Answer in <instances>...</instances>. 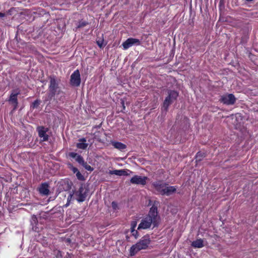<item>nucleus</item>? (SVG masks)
<instances>
[{
	"mask_svg": "<svg viewBox=\"0 0 258 258\" xmlns=\"http://www.w3.org/2000/svg\"><path fill=\"white\" fill-rule=\"evenodd\" d=\"M159 221H155L153 220L150 217L146 216L145 218L142 220L141 223L138 226V230L146 229L149 228L152 224H153L154 227H157L159 225Z\"/></svg>",
	"mask_w": 258,
	"mask_h": 258,
	"instance_id": "4",
	"label": "nucleus"
},
{
	"mask_svg": "<svg viewBox=\"0 0 258 258\" xmlns=\"http://www.w3.org/2000/svg\"><path fill=\"white\" fill-rule=\"evenodd\" d=\"M225 1L220 0L219 3V9L221 10L222 9H224L225 7Z\"/></svg>",
	"mask_w": 258,
	"mask_h": 258,
	"instance_id": "37",
	"label": "nucleus"
},
{
	"mask_svg": "<svg viewBox=\"0 0 258 258\" xmlns=\"http://www.w3.org/2000/svg\"><path fill=\"white\" fill-rule=\"evenodd\" d=\"M131 233H132V235L136 239L138 238L139 237V233L138 231V230H131Z\"/></svg>",
	"mask_w": 258,
	"mask_h": 258,
	"instance_id": "29",
	"label": "nucleus"
},
{
	"mask_svg": "<svg viewBox=\"0 0 258 258\" xmlns=\"http://www.w3.org/2000/svg\"><path fill=\"white\" fill-rule=\"evenodd\" d=\"M99 142H101V140H98Z\"/></svg>",
	"mask_w": 258,
	"mask_h": 258,
	"instance_id": "48",
	"label": "nucleus"
},
{
	"mask_svg": "<svg viewBox=\"0 0 258 258\" xmlns=\"http://www.w3.org/2000/svg\"><path fill=\"white\" fill-rule=\"evenodd\" d=\"M129 232V230H126L124 232V233L126 235L125 236V238H126V240L127 241V242H130V236L128 235V233Z\"/></svg>",
	"mask_w": 258,
	"mask_h": 258,
	"instance_id": "39",
	"label": "nucleus"
},
{
	"mask_svg": "<svg viewBox=\"0 0 258 258\" xmlns=\"http://www.w3.org/2000/svg\"><path fill=\"white\" fill-rule=\"evenodd\" d=\"M49 187V186L48 183L44 182L41 183L38 188L40 194L44 196H48L50 193Z\"/></svg>",
	"mask_w": 258,
	"mask_h": 258,
	"instance_id": "13",
	"label": "nucleus"
},
{
	"mask_svg": "<svg viewBox=\"0 0 258 258\" xmlns=\"http://www.w3.org/2000/svg\"><path fill=\"white\" fill-rule=\"evenodd\" d=\"M152 185L155 190L162 195V192L164 190V188L165 187L167 183L162 181H157L152 183Z\"/></svg>",
	"mask_w": 258,
	"mask_h": 258,
	"instance_id": "15",
	"label": "nucleus"
},
{
	"mask_svg": "<svg viewBox=\"0 0 258 258\" xmlns=\"http://www.w3.org/2000/svg\"><path fill=\"white\" fill-rule=\"evenodd\" d=\"M69 168L74 173H76L77 172H78L79 170L77 168L74 167L73 164L71 163L68 164Z\"/></svg>",
	"mask_w": 258,
	"mask_h": 258,
	"instance_id": "33",
	"label": "nucleus"
},
{
	"mask_svg": "<svg viewBox=\"0 0 258 258\" xmlns=\"http://www.w3.org/2000/svg\"><path fill=\"white\" fill-rule=\"evenodd\" d=\"M49 79L50 80V84L48 87V91L55 95L59 94L62 92L59 86V82L56 80V77L53 75L50 76Z\"/></svg>",
	"mask_w": 258,
	"mask_h": 258,
	"instance_id": "3",
	"label": "nucleus"
},
{
	"mask_svg": "<svg viewBox=\"0 0 258 258\" xmlns=\"http://www.w3.org/2000/svg\"><path fill=\"white\" fill-rule=\"evenodd\" d=\"M73 185V183L69 179L61 180L58 183L57 191L59 192L63 191H69Z\"/></svg>",
	"mask_w": 258,
	"mask_h": 258,
	"instance_id": "7",
	"label": "nucleus"
},
{
	"mask_svg": "<svg viewBox=\"0 0 258 258\" xmlns=\"http://www.w3.org/2000/svg\"><path fill=\"white\" fill-rule=\"evenodd\" d=\"M79 141L80 142V143H85L86 142V139L85 138H83L80 139L79 140Z\"/></svg>",
	"mask_w": 258,
	"mask_h": 258,
	"instance_id": "41",
	"label": "nucleus"
},
{
	"mask_svg": "<svg viewBox=\"0 0 258 258\" xmlns=\"http://www.w3.org/2000/svg\"><path fill=\"white\" fill-rule=\"evenodd\" d=\"M81 84V77L80 72L76 70L71 76L70 84L74 87H78Z\"/></svg>",
	"mask_w": 258,
	"mask_h": 258,
	"instance_id": "9",
	"label": "nucleus"
},
{
	"mask_svg": "<svg viewBox=\"0 0 258 258\" xmlns=\"http://www.w3.org/2000/svg\"><path fill=\"white\" fill-rule=\"evenodd\" d=\"M15 12H17L16 8L13 7V8H11L10 10H9L7 12V14L9 15H12L14 14V13H15Z\"/></svg>",
	"mask_w": 258,
	"mask_h": 258,
	"instance_id": "34",
	"label": "nucleus"
},
{
	"mask_svg": "<svg viewBox=\"0 0 258 258\" xmlns=\"http://www.w3.org/2000/svg\"><path fill=\"white\" fill-rule=\"evenodd\" d=\"M88 144L86 143H79L77 144V147L81 149H86L88 147Z\"/></svg>",
	"mask_w": 258,
	"mask_h": 258,
	"instance_id": "28",
	"label": "nucleus"
},
{
	"mask_svg": "<svg viewBox=\"0 0 258 258\" xmlns=\"http://www.w3.org/2000/svg\"><path fill=\"white\" fill-rule=\"evenodd\" d=\"M70 157L75 158V160L80 164L84 160L83 157L75 152H70L69 154Z\"/></svg>",
	"mask_w": 258,
	"mask_h": 258,
	"instance_id": "19",
	"label": "nucleus"
},
{
	"mask_svg": "<svg viewBox=\"0 0 258 258\" xmlns=\"http://www.w3.org/2000/svg\"><path fill=\"white\" fill-rule=\"evenodd\" d=\"M5 16V13H1L0 12V17H3Z\"/></svg>",
	"mask_w": 258,
	"mask_h": 258,
	"instance_id": "45",
	"label": "nucleus"
},
{
	"mask_svg": "<svg viewBox=\"0 0 258 258\" xmlns=\"http://www.w3.org/2000/svg\"><path fill=\"white\" fill-rule=\"evenodd\" d=\"M206 156V154L201 151H199L196 155L195 159L196 163L201 162Z\"/></svg>",
	"mask_w": 258,
	"mask_h": 258,
	"instance_id": "22",
	"label": "nucleus"
},
{
	"mask_svg": "<svg viewBox=\"0 0 258 258\" xmlns=\"http://www.w3.org/2000/svg\"><path fill=\"white\" fill-rule=\"evenodd\" d=\"M89 24L88 22L85 21H83L82 20L81 21H80L78 22V24L77 25V27H76V29H80L83 27H85L86 26L88 25Z\"/></svg>",
	"mask_w": 258,
	"mask_h": 258,
	"instance_id": "26",
	"label": "nucleus"
},
{
	"mask_svg": "<svg viewBox=\"0 0 258 258\" xmlns=\"http://www.w3.org/2000/svg\"><path fill=\"white\" fill-rule=\"evenodd\" d=\"M103 42H104V40L103 39H100L98 40H96V43H97L98 46L100 48H102L103 47H104L105 45V44H104Z\"/></svg>",
	"mask_w": 258,
	"mask_h": 258,
	"instance_id": "32",
	"label": "nucleus"
},
{
	"mask_svg": "<svg viewBox=\"0 0 258 258\" xmlns=\"http://www.w3.org/2000/svg\"><path fill=\"white\" fill-rule=\"evenodd\" d=\"M70 203V202H68V201H67V203L64 205V206H65L66 207H68V206L69 205Z\"/></svg>",
	"mask_w": 258,
	"mask_h": 258,
	"instance_id": "46",
	"label": "nucleus"
},
{
	"mask_svg": "<svg viewBox=\"0 0 258 258\" xmlns=\"http://www.w3.org/2000/svg\"><path fill=\"white\" fill-rule=\"evenodd\" d=\"M66 242L69 243H70L71 242V239L70 238H67L66 240Z\"/></svg>",
	"mask_w": 258,
	"mask_h": 258,
	"instance_id": "44",
	"label": "nucleus"
},
{
	"mask_svg": "<svg viewBox=\"0 0 258 258\" xmlns=\"http://www.w3.org/2000/svg\"><path fill=\"white\" fill-rule=\"evenodd\" d=\"M83 166L87 170L92 172L94 170V168L88 165L86 162L84 160L82 163L80 164Z\"/></svg>",
	"mask_w": 258,
	"mask_h": 258,
	"instance_id": "24",
	"label": "nucleus"
},
{
	"mask_svg": "<svg viewBox=\"0 0 258 258\" xmlns=\"http://www.w3.org/2000/svg\"><path fill=\"white\" fill-rule=\"evenodd\" d=\"M147 216L150 217L155 221H159L158 219H160V217L158 216L157 207L153 205L150 208Z\"/></svg>",
	"mask_w": 258,
	"mask_h": 258,
	"instance_id": "14",
	"label": "nucleus"
},
{
	"mask_svg": "<svg viewBox=\"0 0 258 258\" xmlns=\"http://www.w3.org/2000/svg\"><path fill=\"white\" fill-rule=\"evenodd\" d=\"M148 177L146 176H141L136 175L130 179V182L132 184H140L145 185L147 183Z\"/></svg>",
	"mask_w": 258,
	"mask_h": 258,
	"instance_id": "10",
	"label": "nucleus"
},
{
	"mask_svg": "<svg viewBox=\"0 0 258 258\" xmlns=\"http://www.w3.org/2000/svg\"><path fill=\"white\" fill-rule=\"evenodd\" d=\"M73 256V254L67 252V255L64 258H72Z\"/></svg>",
	"mask_w": 258,
	"mask_h": 258,
	"instance_id": "40",
	"label": "nucleus"
},
{
	"mask_svg": "<svg viewBox=\"0 0 258 258\" xmlns=\"http://www.w3.org/2000/svg\"><path fill=\"white\" fill-rule=\"evenodd\" d=\"M40 102L41 101L40 100L36 99L32 103V104L30 105V108H32L33 109L37 108L40 104Z\"/></svg>",
	"mask_w": 258,
	"mask_h": 258,
	"instance_id": "27",
	"label": "nucleus"
},
{
	"mask_svg": "<svg viewBox=\"0 0 258 258\" xmlns=\"http://www.w3.org/2000/svg\"><path fill=\"white\" fill-rule=\"evenodd\" d=\"M133 172L128 169H121L110 170L109 173L111 175H116L118 176H129Z\"/></svg>",
	"mask_w": 258,
	"mask_h": 258,
	"instance_id": "16",
	"label": "nucleus"
},
{
	"mask_svg": "<svg viewBox=\"0 0 258 258\" xmlns=\"http://www.w3.org/2000/svg\"><path fill=\"white\" fill-rule=\"evenodd\" d=\"M76 176L79 180L84 181L85 180L84 176L81 173V172L79 171L76 173Z\"/></svg>",
	"mask_w": 258,
	"mask_h": 258,
	"instance_id": "31",
	"label": "nucleus"
},
{
	"mask_svg": "<svg viewBox=\"0 0 258 258\" xmlns=\"http://www.w3.org/2000/svg\"><path fill=\"white\" fill-rule=\"evenodd\" d=\"M53 254L57 257H62L61 251L59 250L54 249L53 250Z\"/></svg>",
	"mask_w": 258,
	"mask_h": 258,
	"instance_id": "30",
	"label": "nucleus"
},
{
	"mask_svg": "<svg viewBox=\"0 0 258 258\" xmlns=\"http://www.w3.org/2000/svg\"><path fill=\"white\" fill-rule=\"evenodd\" d=\"M137 222L136 221H133L131 222V230H134L137 226Z\"/></svg>",
	"mask_w": 258,
	"mask_h": 258,
	"instance_id": "38",
	"label": "nucleus"
},
{
	"mask_svg": "<svg viewBox=\"0 0 258 258\" xmlns=\"http://www.w3.org/2000/svg\"><path fill=\"white\" fill-rule=\"evenodd\" d=\"M140 44L141 41L139 39L129 38L122 43V46L124 49H126L133 45H140Z\"/></svg>",
	"mask_w": 258,
	"mask_h": 258,
	"instance_id": "11",
	"label": "nucleus"
},
{
	"mask_svg": "<svg viewBox=\"0 0 258 258\" xmlns=\"http://www.w3.org/2000/svg\"><path fill=\"white\" fill-rule=\"evenodd\" d=\"M236 98L233 94H225L220 96L219 101L227 105H232L235 104Z\"/></svg>",
	"mask_w": 258,
	"mask_h": 258,
	"instance_id": "6",
	"label": "nucleus"
},
{
	"mask_svg": "<svg viewBox=\"0 0 258 258\" xmlns=\"http://www.w3.org/2000/svg\"><path fill=\"white\" fill-rule=\"evenodd\" d=\"M49 129L43 126H38L37 127V131L38 133L39 137L43 138V141H47L48 140L49 136L46 134Z\"/></svg>",
	"mask_w": 258,
	"mask_h": 258,
	"instance_id": "12",
	"label": "nucleus"
},
{
	"mask_svg": "<svg viewBox=\"0 0 258 258\" xmlns=\"http://www.w3.org/2000/svg\"><path fill=\"white\" fill-rule=\"evenodd\" d=\"M38 223V222L36 216L33 215L31 217L30 223L32 226V229L35 232H38L39 230L38 227L37 226Z\"/></svg>",
	"mask_w": 258,
	"mask_h": 258,
	"instance_id": "18",
	"label": "nucleus"
},
{
	"mask_svg": "<svg viewBox=\"0 0 258 258\" xmlns=\"http://www.w3.org/2000/svg\"><path fill=\"white\" fill-rule=\"evenodd\" d=\"M151 239L149 234H147L142 237L141 239L135 244L133 245L130 248V255L134 256L138 251L142 249L148 248L151 243Z\"/></svg>",
	"mask_w": 258,
	"mask_h": 258,
	"instance_id": "1",
	"label": "nucleus"
},
{
	"mask_svg": "<svg viewBox=\"0 0 258 258\" xmlns=\"http://www.w3.org/2000/svg\"><path fill=\"white\" fill-rule=\"evenodd\" d=\"M112 145L116 149L122 151L126 148V145L119 142H112Z\"/></svg>",
	"mask_w": 258,
	"mask_h": 258,
	"instance_id": "20",
	"label": "nucleus"
},
{
	"mask_svg": "<svg viewBox=\"0 0 258 258\" xmlns=\"http://www.w3.org/2000/svg\"><path fill=\"white\" fill-rule=\"evenodd\" d=\"M176 191V186H169L168 184L167 183V185H166L165 187L164 188L162 196H169L175 193Z\"/></svg>",
	"mask_w": 258,
	"mask_h": 258,
	"instance_id": "17",
	"label": "nucleus"
},
{
	"mask_svg": "<svg viewBox=\"0 0 258 258\" xmlns=\"http://www.w3.org/2000/svg\"><path fill=\"white\" fill-rule=\"evenodd\" d=\"M19 94H20V90L19 89L17 88L16 89H13L12 90L10 97L7 100V101H8L13 106V109L12 111L16 110L18 108V100L17 97Z\"/></svg>",
	"mask_w": 258,
	"mask_h": 258,
	"instance_id": "5",
	"label": "nucleus"
},
{
	"mask_svg": "<svg viewBox=\"0 0 258 258\" xmlns=\"http://www.w3.org/2000/svg\"><path fill=\"white\" fill-rule=\"evenodd\" d=\"M37 241L40 242L43 246H46L48 244V242L45 239V237L39 234L37 237Z\"/></svg>",
	"mask_w": 258,
	"mask_h": 258,
	"instance_id": "25",
	"label": "nucleus"
},
{
	"mask_svg": "<svg viewBox=\"0 0 258 258\" xmlns=\"http://www.w3.org/2000/svg\"><path fill=\"white\" fill-rule=\"evenodd\" d=\"M121 104L122 106V108L123 110L125 109V105H124V101L122 99H121Z\"/></svg>",
	"mask_w": 258,
	"mask_h": 258,
	"instance_id": "42",
	"label": "nucleus"
},
{
	"mask_svg": "<svg viewBox=\"0 0 258 258\" xmlns=\"http://www.w3.org/2000/svg\"><path fill=\"white\" fill-rule=\"evenodd\" d=\"M18 32L17 31L15 37V39L18 43L19 42V40L18 38Z\"/></svg>",
	"mask_w": 258,
	"mask_h": 258,
	"instance_id": "43",
	"label": "nucleus"
},
{
	"mask_svg": "<svg viewBox=\"0 0 258 258\" xmlns=\"http://www.w3.org/2000/svg\"><path fill=\"white\" fill-rule=\"evenodd\" d=\"M111 207L114 210H116L118 209L117 203L115 201H113L111 203Z\"/></svg>",
	"mask_w": 258,
	"mask_h": 258,
	"instance_id": "36",
	"label": "nucleus"
},
{
	"mask_svg": "<svg viewBox=\"0 0 258 258\" xmlns=\"http://www.w3.org/2000/svg\"><path fill=\"white\" fill-rule=\"evenodd\" d=\"M55 94L52 93L51 92L48 91L47 95L45 97L43 102L44 103H46L47 101H49L48 105L50 104V101H51L55 96Z\"/></svg>",
	"mask_w": 258,
	"mask_h": 258,
	"instance_id": "23",
	"label": "nucleus"
},
{
	"mask_svg": "<svg viewBox=\"0 0 258 258\" xmlns=\"http://www.w3.org/2000/svg\"><path fill=\"white\" fill-rule=\"evenodd\" d=\"M100 126H101V124L100 125H99L96 126L95 127H96V128H100Z\"/></svg>",
	"mask_w": 258,
	"mask_h": 258,
	"instance_id": "47",
	"label": "nucleus"
},
{
	"mask_svg": "<svg viewBox=\"0 0 258 258\" xmlns=\"http://www.w3.org/2000/svg\"><path fill=\"white\" fill-rule=\"evenodd\" d=\"M191 245L195 248H202L204 246V241L202 239H198L192 241Z\"/></svg>",
	"mask_w": 258,
	"mask_h": 258,
	"instance_id": "21",
	"label": "nucleus"
},
{
	"mask_svg": "<svg viewBox=\"0 0 258 258\" xmlns=\"http://www.w3.org/2000/svg\"><path fill=\"white\" fill-rule=\"evenodd\" d=\"M167 96L165 97L163 103L162 107L165 111H167L169 106L176 101L179 96V92L177 91L167 89Z\"/></svg>",
	"mask_w": 258,
	"mask_h": 258,
	"instance_id": "2",
	"label": "nucleus"
},
{
	"mask_svg": "<svg viewBox=\"0 0 258 258\" xmlns=\"http://www.w3.org/2000/svg\"><path fill=\"white\" fill-rule=\"evenodd\" d=\"M75 190H73L70 193V195L69 196H68V199H67V201L69 202H70L71 201V199L73 196V195L75 194Z\"/></svg>",
	"mask_w": 258,
	"mask_h": 258,
	"instance_id": "35",
	"label": "nucleus"
},
{
	"mask_svg": "<svg viewBox=\"0 0 258 258\" xmlns=\"http://www.w3.org/2000/svg\"><path fill=\"white\" fill-rule=\"evenodd\" d=\"M88 191L89 189L88 188H86L85 190V187H84L83 184H82L79 190L77 191H75V194L78 196V198L77 199V201L79 203L85 201L87 196V192Z\"/></svg>",
	"mask_w": 258,
	"mask_h": 258,
	"instance_id": "8",
	"label": "nucleus"
}]
</instances>
